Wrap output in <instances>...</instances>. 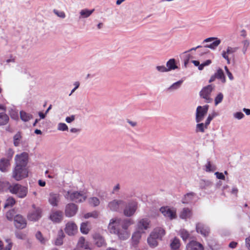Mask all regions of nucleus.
I'll use <instances>...</instances> for the list:
<instances>
[{
  "label": "nucleus",
  "instance_id": "1",
  "mask_svg": "<svg viewBox=\"0 0 250 250\" xmlns=\"http://www.w3.org/2000/svg\"><path fill=\"white\" fill-rule=\"evenodd\" d=\"M133 223L131 219L122 220L118 218H112L110 220L108 229L110 233L117 235L119 239L125 240L130 236L127 229Z\"/></svg>",
  "mask_w": 250,
  "mask_h": 250
},
{
  "label": "nucleus",
  "instance_id": "2",
  "mask_svg": "<svg viewBox=\"0 0 250 250\" xmlns=\"http://www.w3.org/2000/svg\"><path fill=\"white\" fill-rule=\"evenodd\" d=\"M165 234V231L163 228L158 227L154 229L147 239L149 246L151 248L156 247L158 245V240H161Z\"/></svg>",
  "mask_w": 250,
  "mask_h": 250
},
{
  "label": "nucleus",
  "instance_id": "3",
  "mask_svg": "<svg viewBox=\"0 0 250 250\" xmlns=\"http://www.w3.org/2000/svg\"><path fill=\"white\" fill-rule=\"evenodd\" d=\"M63 196L67 200L78 203L84 201L87 198V195L84 192L75 191L73 189L64 190Z\"/></svg>",
  "mask_w": 250,
  "mask_h": 250
},
{
  "label": "nucleus",
  "instance_id": "4",
  "mask_svg": "<svg viewBox=\"0 0 250 250\" xmlns=\"http://www.w3.org/2000/svg\"><path fill=\"white\" fill-rule=\"evenodd\" d=\"M8 189L11 193L16 194L20 198L25 197L28 193L27 188L18 184L9 185Z\"/></svg>",
  "mask_w": 250,
  "mask_h": 250
},
{
  "label": "nucleus",
  "instance_id": "5",
  "mask_svg": "<svg viewBox=\"0 0 250 250\" xmlns=\"http://www.w3.org/2000/svg\"><path fill=\"white\" fill-rule=\"evenodd\" d=\"M28 171L25 167L16 166L13 171L12 177L17 181H20L28 176Z\"/></svg>",
  "mask_w": 250,
  "mask_h": 250
},
{
  "label": "nucleus",
  "instance_id": "6",
  "mask_svg": "<svg viewBox=\"0 0 250 250\" xmlns=\"http://www.w3.org/2000/svg\"><path fill=\"white\" fill-rule=\"evenodd\" d=\"M217 115L216 113H213L212 114H209L206 119L205 123H197L196 125L195 131L196 132H205L206 129L208 127V126L210 123L211 120Z\"/></svg>",
  "mask_w": 250,
  "mask_h": 250
},
{
  "label": "nucleus",
  "instance_id": "7",
  "mask_svg": "<svg viewBox=\"0 0 250 250\" xmlns=\"http://www.w3.org/2000/svg\"><path fill=\"white\" fill-rule=\"evenodd\" d=\"M209 106L205 105L203 106H198L195 112V121L196 123L202 122L207 116Z\"/></svg>",
  "mask_w": 250,
  "mask_h": 250
},
{
  "label": "nucleus",
  "instance_id": "8",
  "mask_svg": "<svg viewBox=\"0 0 250 250\" xmlns=\"http://www.w3.org/2000/svg\"><path fill=\"white\" fill-rule=\"evenodd\" d=\"M214 87L212 85H208L203 87L200 92V96L205 100L206 103H210L212 102L210 95Z\"/></svg>",
  "mask_w": 250,
  "mask_h": 250
},
{
  "label": "nucleus",
  "instance_id": "9",
  "mask_svg": "<svg viewBox=\"0 0 250 250\" xmlns=\"http://www.w3.org/2000/svg\"><path fill=\"white\" fill-rule=\"evenodd\" d=\"M138 208L137 203L135 201L129 202L125 206L124 214L127 217L133 215Z\"/></svg>",
  "mask_w": 250,
  "mask_h": 250
},
{
  "label": "nucleus",
  "instance_id": "10",
  "mask_svg": "<svg viewBox=\"0 0 250 250\" xmlns=\"http://www.w3.org/2000/svg\"><path fill=\"white\" fill-rule=\"evenodd\" d=\"M64 230L66 234L70 236H72L77 234L78 228L74 222L70 221L65 224Z\"/></svg>",
  "mask_w": 250,
  "mask_h": 250
},
{
  "label": "nucleus",
  "instance_id": "11",
  "mask_svg": "<svg viewBox=\"0 0 250 250\" xmlns=\"http://www.w3.org/2000/svg\"><path fill=\"white\" fill-rule=\"evenodd\" d=\"M124 205V201L121 199H114L107 205L108 208L113 211H118Z\"/></svg>",
  "mask_w": 250,
  "mask_h": 250
},
{
  "label": "nucleus",
  "instance_id": "12",
  "mask_svg": "<svg viewBox=\"0 0 250 250\" xmlns=\"http://www.w3.org/2000/svg\"><path fill=\"white\" fill-rule=\"evenodd\" d=\"M160 210L165 217L168 218L170 220H172L176 218V210L174 208H170L168 207H163L160 208Z\"/></svg>",
  "mask_w": 250,
  "mask_h": 250
},
{
  "label": "nucleus",
  "instance_id": "13",
  "mask_svg": "<svg viewBox=\"0 0 250 250\" xmlns=\"http://www.w3.org/2000/svg\"><path fill=\"white\" fill-rule=\"evenodd\" d=\"M28 154L27 152H22L17 154L15 156L16 166L26 167L28 163Z\"/></svg>",
  "mask_w": 250,
  "mask_h": 250
},
{
  "label": "nucleus",
  "instance_id": "14",
  "mask_svg": "<svg viewBox=\"0 0 250 250\" xmlns=\"http://www.w3.org/2000/svg\"><path fill=\"white\" fill-rule=\"evenodd\" d=\"M150 223L149 220L147 218L141 219L136 224V229L144 233L145 230L150 228Z\"/></svg>",
  "mask_w": 250,
  "mask_h": 250
},
{
  "label": "nucleus",
  "instance_id": "15",
  "mask_svg": "<svg viewBox=\"0 0 250 250\" xmlns=\"http://www.w3.org/2000/svg\"><path fill=\"white\" fill-rule=\"evenodd\" d=\"M49 219L54 223H60L63 219V212L59 210H52L50 213Z\"/></svg>",
  "mask_w": 250,
  "mask_h": 250
},
{
  "label": "nucleus",
  "instance_id": "16",
  "mask_svg": "<svg viewBox=\"0 0 250 250\" xmlns=\"http://www.w3.org/2000/svg\"><path fill=\"white\" fill-rule=\"evenodd\" d=\"M78 209V206L74 203L67 204L65 208V215L67 217H72L77 213Z\"/></svg>",
  "mask_w": 250,
  "mask_h": 250
},
{
  "label": "nucleus",
  "instance_id": "17",
  "mask_svg": "<svg viewBox=\"0 0 250 250\" xmlns=\"http://www.w3.org/2000/svg\"><path fill=\"white\" fill-rule=\"evenodd\" d=\"M238 48L237 47H231L228 46L226 50H224L222 52V56L225 59L227 62L228 64H229L230 63V59L229 58V55H233L235 52H236Z\"/></svg>",
  "mask_w": 250,
  "mask_h": 250
},
{
  "label": "nucleus",
  "instance_id": "18",
  "mask_svg": "<svg viewBox=\"0 0 250 250\" xmlns=\"http://www.w3.org/2000/svg\"><path fill=\"white\" fill-rule=\"evenodd\" d=\"M14 224L16 227L20 229H22L25 228L26 226L25 219L19 214L14 217Z\"/></svg>",
  "mask_w": 250,
  "mask_h": 250
},
{
  "label": "nucleus",
  "instance_id": "19",
  "mask_svg": "<svg viewBox=\"0 0 250 250\" xmlns=\"http://www.w3.org/2000/svg\"><path fill=\"white\" fill-rule=\"evenodd\" d=\"M61 196L58 193H50L48 198L49 204L53 207H57L60 201Z\"/></svg>",
  "mask_w": 250,
  "mask_h": 250
},
{
  "label": "nucleus",
  "instance_id": "20",
  "mask_svg": "<svg viewBox=\"0 0 250 250\" xmlns=\"http://www.w3.org/2000/svg\"><path fill=\"white\" fill-rule=\"evenodd\" d=\"M186 250H204V248L197 241H191L187 245Z\"/></svg>",
  "mask_w": 250,
  "mask_h": 250
},
{
  "label": "nucleus",
  "instance_id": "21",
  "mask_svg": "<svg viewBox=\"0 0 250 250\" xmlns=\"http://www.w3.org/2000/svg\"><path fill=\"white\" fill-rule=\"evenodd\" d=\"M196 230L204 236H207L209 232V228L204 224L198 223L196 225Z\"/></svg>",
  "mask_w": 250,
  "mask_h": 250
},
{
  "label": "nucleus",
  "instance_id": "22",
  "mask_svg": "<svg viewBox=\"0 0 250 250\" xmlns=\"http://www.w3.org/2000/svg\"><path fill=\"white\" fill-rule=\"evenodd\" d=\"M143 233V232L136 229L135 231L133 233L131 238L133 246H136L139 243Z\"/></svg>",
  "mask_w": 250,
  "mask_h": 250
},
{
  "label": "nucleus",
  "instance_id": "23",
  "mask_svg": "<svg viewBox=\"0 0 250 250\" xmlns=\"http://www.w3.org/2000/svg\"><path fill=\"white\" fill-rule=\"evenodd\" d=\"M41 209L38 208L28 215V219L31 221H37L41 217Z\"/></svg>",
  "mask_w": 250,
  "mask_h": 250
},
{
  "label": "nucleus",
  "instance_id": "24",
  "mask_svg": "<svg viewBox=\"0 0 250 250\" xmlns=\"http://www.w3.org/2000/svg\"><path fill=\"white\" fill-rule=\"evenodd\" d=\"M94 9L89 10L85 8L82 9L79 12V19H85L89 17L94 12Z\"/></svg>",
  "mask_w": 250,
  "mask_h": 250
},
{
  "label": "nucleus",
  "instance_id": "25",
  "mask_svg": "<svg viewBox=\"0 0 250 250\" xmlns=\"http://www.w3.org/2000/svg\"><path fill=\"white\" fill-rule=\"evenodd\" d=\"M93 238L94 240L95 244L98 247H102L105 244L104 238L98 233H95L93 235Z\"/></svg>",
  "mask_w": 250,
  "mask_h": 250
},
{
  "label": "nucleus",
  "instance_id": "26",
  "mask_svg": "<svg viewBox=\"0 0 250 250\" xmlns=\"http://www.w3.org/2000/svg\"><path fill=\"white\" fill-rule=\"evenodd\" d=\"M65 235L62 229H60L57 234V236L55 240L54 244L56 246H60L63 244V238Z\"/></svg>",
  "mask_w": 250,
  "mask_h": 250
},
{
  "label": "nucleus",
  "instance_id": "27",
  "mask_svg": "<svg viewBox=\"0 0 250 250\" xmlns=\"http://www.w3.org/2000/svg\"><path fill=\"white\" fill-rule=\"evenodd\" d=\"M192 215L191 210L188 208H184L180 213V217L182 219L190 218Z\"/></svg>",
  "mask_w": 250,
  "mask_h": 250
},
{
  "label": "nucleus",
  "instance_id": "28",
  "mask_svg": "<svg viewBox=\"0 0 250 250\" xmlns=\"http://www.w3.org/2000/svg\"><path fill=\"white\" fill-rule=\"evenodd\" d=\"M166 67L168 72L175 70L178 68L174 59H169L166 63Z\"/></svg>",
  "mask_w": 250,
  "mask_h": 250
},
{
  "label": "nucleus",
  "instance_id": "29",
  "mask_svg": "<svg viewBox=\"0 0 250 250\" xmlns=\"http://www.w3.org/2000/svg\"><path fill=\"white\" fill-rule=\"evenodd\" d=\"M215 77L220 80L221 82L225 83L226 82V79L223 72V70L221 68H218L216 72L215 73Z\"/></svg>",
  "mask_w": 250,
  "mask_h": 250
},
{
  "label": "nucleus",
  "instance_id": "30",
  "mask_svg": "<svg viewBox=\"0 0 250 250\" xmlns=\"http://www.w3.org/2000/svg\"><path fill=\"white\" fill-rule=\"evenodd\" d=\"M195 195L196 194L192 192L187 193L183 198L182 201V203L183 204H188L191 202L195 197Z\"/></svg>",
  "mask_w": 250,
  "mask_h": 250
},
{
  "label": "nucleus",
  "instance_id": "31",
  "mask_svg": "<svg viewBox=\"0 0 250 250\" xmlns=\"http://www.w3.org/2000/svg\"><path fill=\"white\" fill-rule=\"evenodd\" d=\"M9 160L5 159H1L0 161V170L2 172H6L9 167Z\"/></svg>",
  "mask_w": 250,
  "mask_h": 250
},
{
  "label": "nucleus",
  "instance_id": "32",
  "mask_svg": "<svg viewBox=\"0 0 250 250\" xmlns=\"http://www.w3.org/2000/svg\"><path fill=\"white\" fill-rule=\"evenodd\" d=\"M77 247L85 250L90 249L89 243L86 241L83 237H81L77 243Z\"/></svg>",
  "mask_w": 250,
  "mask_h": 250
},
{
  "label": "nucleus",
  "instance_id": "33",
  "mask_svg": "<svg viewBox=\"0 0 250 250\" xmlns=\"http://www.w3.org/2000/svg\"><path fill=\"white\" fill-rule=\"evenodd\" d=\"M183 83V80H179L172 84L168 88L169 92H173L179 89Z\"/></svg>",
  "mask_w": 250,
  "mask_h": 250
},
{
  "label": "nucleus",
  "instance_id": "34",
  "mask_svg": "<svg viewBox=\"0 0 250 250\" xmlns=\"http://www.w3.org/2000/svg\"><path fill=\"white\" fill-rule=\"evenodd\" d=\"M20 117L21 120L24 122H28L30 119L33 118V116L29 113L25 112L24 111L20 112Z\"/></svg>",
  "mask_w": 250,
  "mask_h": 250
},
{
  "label": "nucleus",
  "instance_id": "35",
  "mask_svg": "<svg viewBox=\"0 0 250 250\" xmlns=\"http://www.w3.org/2000/svg\"><path fill=\"white\" fill-rule=\"evenodd\" d=\"M212 185V183L210 181L201 180L199 182V186L201 189H206Z\"/></svg>",
  "mask_w": 250,
  "mask_h": 250
},
{
  "label": "nucleus",
  "instance_id": "36",
  "mask_svg": "<svg viewBox=\"0 0 250 250\" xmlns=\"http://www.w3.org/2000/svg\"><path fill=\"white\" fill-rule=\"evenodd\" d=\"M220 40L215 39V41H213L212 43L205 46L204 48L206 49V48H209L211 49L214 50L220 44Z\"/></svg>",
  "mask_w": 250,
  "mask_h": 250
},
{
  "label": "nucleus",
  "instance_id": "37",
  "mask_svg": "<svg viewBox=\"0 0 250 250\" xmlns=\"http://www.w3.org/2000/svg\"><path fill=\"white\" fill-rule=\"evenodd\" d=\"M9 121L8 116L4 113H0V125L6 124Z\"/></svg>",
  "mask_w": 250,
  "mask_h": 250
},
{
  "label": "nucleus",
  "instance_id": "38",
  "mask_svg": "<svg viewBox=\"0 0 250 250\" xmlns=\"http://www.w3.org/2000/svg\"><path fill=\"white\" fill-rule=\"evenodd\" d=\"M89 230L90 228L87 223H82L80 227V230L82 233L86 234L88 233Z\"/></svg>",
  "mask_w": 250,
  "mask_h": 250
},
{
  "label": "nucleus",
  "instance_id": "39",
  "mask_svg": "<svg viewBox=\"0 0 250 250\" xmlns=\"http://www.w3.org/2000/svg\"><path fill=\"white\" fill-rule=\"evenodd\" d=\"M89 203L94 207L98 206L100 204V200L96 197H91L88 199Z\"/></svg>",
  "mask_w": 250,
  "mask_h": 250
},
{
  "label": "nucleus",
  "instance_id": "40",
  "mask_svg": "<svg viewBox=\"0 0 250 250\" xmlns=\"http://www.w3.org/2000/svg\"><path fill=\"white\" fill-rule=\"evenodd\" d=\"M180 246V240L177 238H174L170 246L172 249L177 250Z\"/></svg>",
  "mask_w": 250,
  "mask_h": 250
},
{
  "label": "nucleus",
  "instance_id": "41",
  "mask_svg": "<svg viewBox=\"0 0 250 250\" xmlns=\"http://www.w3.org/2000/svg\"><path fill=\"white\" fill-rule=\"evenodd\" d=\"M15 199L12 197H10L6 200L4 207L5 208L11 207L15 204Z\"/></svg>",
  "mask_w": 250,
  "mask_h": 250
},
{
  "label": "nucleus",
  "instance_id": "42",
  "mask_svg": "<svg viewBox=\"0 0 250 250\" xmlns=\"http://www.w3.org/2000/svg\"><path fill=\"white\" fill-rule=\"evenodd\" d=\"M36 238L42 243L44 244L47 241V239L43 237L40 231H38L36 234Z\"/></svg>",
  "mask_w": 250,
  "mask_h": 250
},
{
  "label": "nucleus",
  "instance_id": "43",
  "mask_svg": "<svg viewBox=\"0 0 250 250\" xmlns=\"http://www.w3.org/2000/svg\"><path fill=\"white\" fill-rule=\"evenodd\" d=\"M180 235L184 241H186L189 236L188 231L184 229H182L180 231Z\"/></svg>",
  "mask_w": 250,
  "mask_h": 250
},
{
  "label": "nucleus",
  "instance_id": "44",
  "mask_svg": "<svg viewBox=\"0 0 250 250\" xmlns=\"http://www.w3.org/2000/svg\"><path fill=\"white\" fill-rule=\"evenodd\" d=\"M57 129L61 131H68V126L63 123H60L58 124Z\"/></svg>",
  "mask_w": 250,
  "mask_h": 250
},
{
  "label": "nucleus",
  "instance_id": "45",
  "mask_svg": "<svg viewBox=\"0 0 250 250\" xmlns=\"http://www.w3.org/2000/svg\"><path fill=\"white\" fill-rule=\"evenodd\" d=\"M99 216V213L94 211L92 212L87 213L84 215V217L85 219H87L89 217H93L94 218H97Z\"/></svg>",
  "mask_w": 250,
  "mask_h": 250
},
{
  "label": "nucleus",
  "instance_id": "46",
  "mask_svg": "<svg viewBox=\"0 0 250 250\" xmlns=\"http://www.w3.org/2000/svg\"><path fill=\"white\" fill-rule=\"evenodd\" d=\"M53 13L58 17L62 18V19H64L66 17L65 14L63 11H59L57 9H54L53 10Z\"/></svg>",
  "mask_w": 250,
  "mask_h": 250
},
{
  "label": "nucleus",
  "instance_id": "47",
  "mask_svg": "<svg viewBox=\"0 0 250 250\" xmlns=\"http://www.w3.org/2000/svg\"><path fill=\"white\" fill-rule=\"evenodd\" d=\"M121 188V185L119 183L116 184L113 187L112 193L113 194H118Z\"/></svg>",
  "mask_w": 250,
  "mask_h": 250
},
{
  "label": "nucleus",
  "instance_id": "48",
  "mask_svg": "<svg viewBox=\"0 0 250 250\" xmlns=\"http://www.w3.org/2000/svg\"><path fill=\"white\" fill-rule=\"evenodd\" d=\"M21 138V134L19 133H17L14 136V144L15 146H18L20 143V140Z\"/></svg>",
  "mask_w": 250,
  "mask_h": 250
},
{
  "label": "nucleus",
  "instance_id": "49",
  "mask_svg": "<svg viewBox=\"0 0 250 250\" xmlns=\"http://www.w3.org/2000/svg\"><path fill=\"white\" fill-rule=\"evenodd\" d=\"M215 170V167L212 166L210 162H208L207 164L205 165V170L207 172L213 171Z\"/></svg>",
  "mask_w": 250,
  "mask_h": 250
},
{
  "label": "nucleus",
  "instance_id": "50",
  "mask_svg": "<svg viewBox=\"0 0 250 250\" xmlns=\"http://www.w3.org/2000/svg\"><path fill=\"white\" fill-rule=\"evenodd\" d=\"M15 214V210L14 209H12L9 210L6 213V217L8 220L12 221Z\"/></svg>",
  "mask_w": 250,
  "mask_h": 250
},
{
  "label": "nucleus",
  "instance_id": "51",
  "mask_svg": "<svg viewBox=\"0 0 250 250\" xmlns=\"http://www.w3.org/2000/svg\"><path fill=\"white\" fill-rule=\"evenodd\" d=\"M211 61L210 60H208L206 61L205 62L200 64L199 67H198V69L199 70H202L205 66H208L211 63Z\"/></svg>",
  "mask_w": 250,
  "mask_h": 250
},
{
  "label": "nucleus",
  "instance_id": "52",
  "mask_svg": "<svg viewBox=\"0 0 250 250\" xmlns=\"http://www.w3.org/2000/svg\"><path fill=\"white\" fill-rule=\"evenodd\" d=\"M223 99V95L221 93H219L215 98V104L217 105L220 103Z\"/></svg>",
  "mask_w": 250,
  "mask_h": 250
},
{
  "label": "nucleus",
  "instance_id": "53",
  "mask_svg": "<svg viewBox=\"0 0 250 250\" xmlns=\"http://www.w3.org/2000/svg\"><path fill=\"white\" fill-rule=\"evenodd\" d=\"M233 117L237 120H241L244 118V114L241 112H236L233 114Z\"/></svg>",
  "mask_w": 250,
  "mask_h": 250
},
{
  "label": "nucleus",
  "instance_id": "54",
  "mask_svg": "<svg viewBox=\"0 0 250 250\" xmlns=\"http://www.w3.org/2000/svg\"><path fill=\"white\" fill-rule=\"evenodd\" d=\"M156 69L159 72L164 73L168 72L167 67L165 65H158L156 67Z\"/></svg>",
  "mask_w": 250,
  "mask_h": 250
},
{
  "label": "nucleus",
  "instance_id": "55",
  "mask_svg": "<svg viewBox=\"0 0 250 250\" xmlns=\"http://www.w3.org/2000/svg\"><path fill=\"white\" fill-rule=\"evenodd\" d=\"M8 185L9 183L7 182L0 181V191L5 189L7 187L8 188Z\"/></svg>",
  "mask_w": 250,
  "mask_h": 250
},
{
  "label": "nucleus",
  "instance_id": "56",
  "mask_svg": "<svg viewBox=\"0 0 250 250\" xmlns=\"http://www.w3.org/2000/svg\"><path fill=\"white\" fill-rule=\"evenodd\" d=\"M75 116L74 115H71L70 116L66 117L65 121L67 123H71V122L74 121L75 120Z\"/></svg>",
  "mask_w": 250,
  "mask_h": 250
},
{
  "label": "nucleus",
  "instance_id": "57",
  "mask_svg": "<svg viewBox=\"0 0 250 250\" xmlns=\"http://www.w3.org/2000/svg\"><path fill=\"white\" fill-rule=\"evenodd\" d=\"M74 85L75 87L71 90L70 93L69 94V96H71L72 94L74 92V91L79 87L80 83L79 82H76L74 83Z\"/></svg>",
  "mask_w": 250,
  "mask_h": 250
},
{
  "label": "nucleus",
  "instance_id": "58",
  "mask_svg": "<svg viewBox=\"0 0 250 250\" xmlns=\"http://www.w3.org/2000/svg\"><path fill=\"white\" fill-rule=\"evenodd\" d=\"M215 175L216 176V177L218 179L225 180V177L223 173L219 172H216L215 173Z\"/></svg>",
  "mask_w": 250,
  "mask_h": 250
},
{
  "label": "nucleus",
  "instance_id": "59",
  "mask_svg": "<svg viewBox=\"0 0 250 250\" xmlns=\"http://www.w3.org/2000/svg\"><path fill=\"white\" fill-rule=\"evenodd\" d=\"M6 242L8 243V245L5 248V250H10L12 247V243L9 239L6 240Z\"/></svg>",
  "mask_w": 250,
  "mask_h": 250
},
{
  "label": "nucleus",
  "instance_id": "60",
  "mask_svg": "<svg viewBox=\"0 0 250 250\" xmlns=\"http://www.w3.org/2000/svg\"><path fill=\"white\" fill-rule=\"evenodd\" d=\"M246 246L249 250H250V236L246 238Z\"/></svg>",
  "mask_w": 250,
  "mask_h": 250
},
{
  "label": "nucleus",
  "instance_id": "61",
  "mask_svg": "<svg viewBox=\"0 0 250 250\" xmlns=\"http://www.w3.org/2000/svg\"><path fill=\"white\" fill-rule=\"evenodd\" d=\"M215 39H218L217 38H214V37L208 38L206 39L204 41V42H212V41H215Z\"/></svg>",
  "mask_w": 250,
  "mask_h": 250
},
{
  "label": "nucleus",
  "instance_id": "62",
  "mask_svg": "<svg viewBox=\"0 0 250 250\" xmlns=\"http://www.w3.org/2000/svg\"><path fill=\"white\" fill-rule=\"evenodd\" d=\"M243 44L244 45V48H245V51H247V48L250 44L249 41H248L247 40L244 41L243 42Z\"/></svg>",
  "mask_w": 250,
  "mask_h": 250
},
{
  "label": "nucleus",
  "instance_id": "63",
  "mask_svg": "<svg viewBox=\"0 0 250 250\" xmlns=\"http://www.w3.org/2000/svg\"><path fill=\"white\" fill-rule=\"evenodd\" d=\"M16 236L17 238L20 239H23L24 238V235L21 233L17 232L16 233Z\"/></svg>",
  "mask_w": 250,
  "mask_h": 250
},
{
  "label": "nucleus",
  "instance_id": "64",
  "mask_svg": "<svg viewBox=\"0 0 250 250\" xmlns=\"http://www.w3.org/2000/svg\"><path fill=\"white\" fill-rule=\"evenodd\" d=\"M7 154L9 159H11L14 154L13 150L11 149H9L8 151Z\"/></svg>",
  "mask_w": 250,
  "mask_h": 250
}]
</instances>
